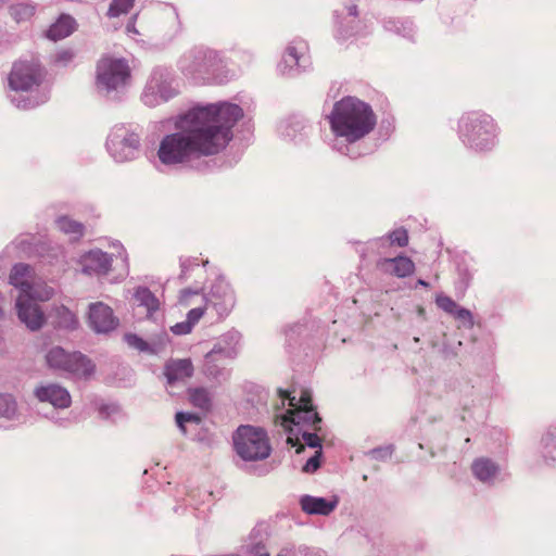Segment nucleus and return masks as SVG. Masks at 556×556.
Instances as JSON below:
<instances>
[{
    "mask_svg": "<svg viewBox=\"0 0 556 556\" xmlns=\"http://www.w3.org/2000/svg\"><path fill=\"white\" fill-rule=\"evenodd\" d=\"M242 116L239 105L227 102L188 110L175 119L176 132L162 139L157 151L160 161L176 165L218 154L232 139V128Z\"/></svg>",
    "mask_w": 556,
    "mask_h": 556,
    "instance_id": "nucleus-1",
    "label": "nucleus"
},
{
    "mask_svg": "<svg viewBox=\"0 0 556 556\" xmlns=\"http://www.w3.org/2000/svg\"><path fill=\"white\" fill-rule=\"evenodd\" d=\"M327 118L332 134L349 143L362 140L377 125V115L372 108L352 96L337 101Z\"/></svg>",
    "mask_w": 556,
    "mask_h": 556,
    "instance_id": "nucleus-2",
    "label": "nucleus"
},
{
    "mask_svg": "<svg viewBox=\"0 0 556 556\" xmlns=\"http://www.w3.org/2000/svg\"><path fill=\"white\" fill-rule=\"evenodd\" d=\"M10 283L20 289L15 304L18 318L31 331L35 330V296L30 266L15 265L10 274Z\"/></svg>",
    "mask_w": 556,
    "mask_h": 556,
    "instance_id": "nucleus-3",
    "label": "nucleus"
},
{
    "mask_svg": "<svg viewBox=\"0 0 556 556\" xmlns=\"http://www.w3.org/2000/svg\"><path fill=\"white\" fill-rule=\"evenodd\" d=\"M233 444L237 454L244 460H262L271 452L265 430L253 426H240L233 435Z\"/></svg>",
    "mask_w": 556,
    "mask_h": 556,
    "instance_id": "nucleus-4",
    "label": "nucleus"
},
{
    "mask_svg": "<svg viewBox=\"0 0 556 556\" xmlns=\"http://www.w3.org/2000/svg\"><path fill=\"white\" fill-rule=\"evenodd\" d=\"M494 124L489 115L477 113L462 117L459 132L465 142L479 150L490 148L494 142Z\"/></svg>",
    "mask_w": 556,
    "mask_h": 556,
    "instance_id": "nucleus-5",
    "label": "nucleus"
},
{
    "mask_svg": "<svg viewBox=\"0 0 556 556\" xmlns=\"http://www.w3.org/2000/svg\"><path fill=\"white\" fill-rule=\"evenodd\" d=\"M45 358L50 368L71 372L77 377L87 378L94 370V365L85 355L78 352L68 353L60 346L50 349Z\"/></svg>",
    "mask_w": 556,
    "mask_h": 556,
    "instance_id": "nucleus-6",
    "label": "nucleus"
},
{
    "mask_svg": "<svg viewBox=\"0 0 556 556\" xmlns=\"http://www.w3.org/2000/svg\"><path fill=\"white\" fill-rule=\"evenodd\" d=\"M279 395L282 400H289V405L292 409L287 412L285 421H290L295 426H300L302 422V415H311L313 424H320L321 418L315 410L312 403V394L308 390H302L299 400L295 396H291L290 392L279 390Z\"/></svg>",
    "mask_w": 556,
    "mask_h": 556,
    "instance_id": "nucleus-7",
    "label": "nucleus"
},
{
    "mask_svg": "<svg viewBox=\"0 0 556 556\" xmlns=\"http://www.w3.org/2000/svg\"><path fill=\"white\" fill-rule=\"evenodd\" d=\"M129 76V67L122 60L102 59L98 65V80L109 89L124 85Z\"/></svg>",
    "mask_w": 556,
    "mask_h": 556,
    "instance_id": "nucleus-8",
    "label": "nucleus"
},
{
    "mask_svg": "<svg viewBox=\"0 0 556 556\" xmlns=\"http://www.w3.org/2000/svg\"><path fill=\"white\" fill-rule=\"evenodd\" d=\"M218 62L219 58L215 51L198 50L184 58L181 68L190 75L203 74L212 71Z\"/></svg>",
    "mask_w": 556,
    "mask_h": 556,
    "instance_id": "nucleus-9",
    "label": "nucleus"
},
{
    "mask_svg": "<svg viewBox=\"0 0 556 556\" xmlns=\"http://www.w3.org/2000/svg\"><path fill=\"white\" fill-rule=\"evenodd\" d=\"M50 323L55 328L75 329L77 319L75 315L64 306H55L47 311L37 305V329Z\"/></svg>",
    "mask_w": 556,
    "mask_h": 556,
    "instance_id": "nucleus-10",
    "label": "nucleus"
},
{
    "mask_svg": "<svg viewBox=\"0 0 556 556\" xmlns=\"http://www.w3.org/2000/svg\"><path fill=\"white\" fill-rule=\"evenodd\" d=\"M89 324L97 332H109L116 327L117 319L110 306L98 302L90 305Z\"/></svg>",
    "mask_w": 556,
    "mask_h": 556,
    "instance_id": "nucleus-11",
    "label": "nucleus"
},
{
    "mask_svg": "<svg viewBox=\"0 0 556 556\" xmlns=\"http://www.w3.org/2000/svg\"><path fill=\"white\" fill-rule=\"evenodd\" d=\"M37 400L40 402H47L55 408H66L72 403L68 391L55 383L37 388Z\"/></svg>",
    "mask_w": 556,
    "mask_h": 556,
    "instance_id": "nucleus-12",
    "label": "nucleus"
},
{
    "mask_svg": "<svg viewBox=\"0 0 556 556\" xmlns=\"http://www.w3.org/2000/svg\"><path fill=\"white\" fill-rule=\"evenodd\" d=\"M377 268L384 274L405 278L415 271V263L407 256H396L393 258H381L377 262Z\"/></svg>",
    "mask_w": 556,
    "mask_h": 556,
    "instance_id": "nucleus-13",
    "label": "nucleus"
},
{
    "mask_svg": "<svg viewBox=\"0 0 556 556\" xmlns=\"http://www.w3.org/2000/svg\"><path fill=\"white\" fill-rule=\"evenodd\" d=\"M35 83L34 67L30 63L17 62L9 77L10 87L14 90H28Z\"/></svg>",
    "mask_w": 556,
    "mask_h": 556,
    "instance_id": "nucleus-14",
    "label": "nucleus"
},
{
    "mask_svg": "<svg viewBox=\"0 0 556 556\" xmlns=\"http://www.w3.org/2000/svg\"><path fill=\"white\" fill-rule=\"evenodd\" d=\"M83 267L87 274H108L112 267V257L101 250H92L84 255Z\"/></svg>",
    "mask_w": 556,
    "mask_h": 556,
    "instance_id": "nucleus-15",
    "label": "nucleus"
},
{
    "mask_svg": "<svg viewBox=\"0 0 556 556\" xmlns=\"http://www.w3.org/2000/svg\"><path fill=\"white\" fill-rule=\"evenodd\" d=\"M164 375L169 384L190 378L193 375V365L190 359H173L166 363Z\"/></svg>",
    "mask_w": 556,
    "mask_h": 556,
    "instance_id": "nucleus-16",
    "label": "nucleus"
},
{
    "mask_svg": "<svg viewBox=\"0 0 556 556\" xmlns=\"http://www.w3.org/2000/svg\"><path fill=\"white\" fill-rule=\"evenodd\" d=\"M76 28L75 20L66 14H62L54 24L47 30V37L52 40H60L70 36Z\"/></svg>",
    "mask_w": 556,
    "mask_h": 556,
    "instance_id": "nucleus-17",
    "label": "nucleus"
},
{
    "mask_svg": "<svg viewBox=\"0 0 556 556\" xmlns=\"http://www.w3.org/2000/svg\"><path fill=\"white\" fill-rule=\"evenodd\" d=\"M471 470H472L473 476L478 480H480L482 482H488L496 476V473L498 471V467L491 459L485 458V457H480V458H477L473 460V463L471 465Z\"/></svg>",
    "mask_w": 556,
    "mask_h": 556,
    "instance_id": "nucleus-18",
    "label": "nucleus"
},
{
    "mask_svg": "<svg viewBox=\"0 0 556 556\" xmlns=\"http://www.w3.org/2000/svg\"><path fill=\"white\" fill-rule=\"evenodd\" d=\"M301 507L307 514L329 515L334 509L336 504L323 497L306 495L301 500Z\"/></svg>",
    "mask_w": 556,
    "mask_h": 556,
    "instance_id": "nucleus-19",
    "label": "nucleus"
},
{
    "mask_svg": "<svg viewBox=\"0 0 556 556\" xmlns=\"http://www.w3.org/2000/svg\"><path fill=\"white\" fill-rule=\"evenodd\" d=\"M135 300L138 305L147 309L148 316H151L160 308V301L146 287L137 288L135 292Z\"/></svg>",
    "mask_w": 556,
    "mask_h": 556,
    "instance_id": "nucleus-20",
    "label": "nucleus"
},
{
    "mask_svg": "<svg viewBox=\"0 0 556 556\" xmlns=\"http://www.w3.org/2000/svg\"><path fill=\"white\" fill-rule=\"evenodd\" d=\"M59 229L68 236L71 240H79L85 232V226L67 216H62L56 220Z\"/></svg>",
    "mask_w": 556,
    "mask_h": 556,
    "instance_id": "nucleus-21",
    "label": "nucleus"
},
{
    "mask_svg": "<svg viewBox=\"0 0 556 556\" xmlns=\"http://www.w3.org/2000/svg\"><path fill=\"white\" fill-rule=\"evenodd\" d=\"M188 396L194 407L203 412H208L212 408V396L207 389L190 388L188 389Z\"/></svg>",
    "mask_w": 556,
    "mask_h": 556,
    "instance_id": "nucleus-22",
    "label": "nucleus"
},
{
    "mask_svg": "<svg viewBox=\"0 0 556 556\" xmlns=\"http://www.w3.org/2000/svg\"><path fill=\"white\" fill-rule=\"evenodd\" d=\"M135 0H113L110 4L108 15L110 17H117L122 14L128 13L134 7Z\"/></svg>",
    "mask_w": 556,
    "mask_h": 556,
    "instance_id": "nucleus-23",
    "label": "nucleus"
},
{
    "mask_svg": "<svg viewBox=\"0 0 556 556\" xmlns=\"http://www.w3.org/2000/svg\"><path fill=\"white\" fill-rule=\"evenodd\" d=\"M15 412L16 403L12 395L0 393V417L11 418Z\"/></svg>",
    "mask_w": 556,
    "mask_h": 556,
    "instance_id": "nucleus-24",
    "label": "nucleus"
},
{
    "mask_svg": "<svg viewBox=\"0 0 556 556\" xmlns=\"http://www.w3.org/2000/svg\"><path fill=\"white\" fill-rule=\"evenodd\" d=\"M435 304L439 308H441L442 311L452 316H454V314L459 307V305L452 298L442 293L437 294Z\"/></svg>",
    "mask_w": 556,
    "mask_h": 556,
    "instance_id": "nucleus-25",
    "label": "nucleus"
},
{
    "mask_svg": "<svg viewBox=\"0 0 556 556\" xmlns=\"http://www.w3.org/2000/svg\"><path fill=\"white\" fill-rule=\"evenodd\" d=\"M388 239H389V242L391 245H396L400 248H404V247L408 245V242H409L408 232L403 227L391 231L388 235Z\"/></svg>",
    "mask_w": 556,
    "mask_h": 556,
    "instance_id": "nucleus-26",
    "label": "nucleus"
},
{
    "mask_svg": "<svg viewBox=\"0 0 556 556\" xmlns=\"http://www.w3.org/2000/svg\"><path fill=\"white\" fill-rule=\"evenodd\" d=\"M453 317L459 321V327H465L467 329H471L473 327V316L467 308L459 306Z\"/></svg>",
    "mask_w": 556,
    "mask_h": 556,
    "instance_id": "nucleus-27",
    "label": "nucleus"
},
{
    "mask_svg": "<svg viewBox=\"0 0 556 556\" xmlns=\"http://www.w3.org/2000/svg\"><path fill=\"white\" fill-rule=\"evenodd\" d=\"M176 422L178 427L186 432L185 422H194L200 424L201 417L193 413H177L176 414Z\"/></svg>",
    "mask_w": 556,
    "mask_h": 556,
    "instance_id": "nucleus-28",
    "label": "nucleus"
},
{
    "mask_svg": "<svg viewBox=\"0 0 556 556\" xmlns=\"http://www.w3.org/2000/svg\"><path fill=\"white\" fill-rule=\"evenodd\" d=\"M299 60H300V56H299V53H298V48L295 46H289L286 49L285 62L288 65L293 66V65H298L299 64Z\"/></svg>",
    "mask_w": 556,
    "mask_h": 556,
    "instance_id": "nucleus-29",
    "label": "nucleus"
},
{
    "mask_svg": "<svg viewBox=\"0 0 556 556\" xmlns=\"http://www.w3.org/2000/svg\"><path fill=\"white\" fill-rule=\"evenodd\" d=\"M126 341L130 346H132L139 351L148 350V343L136 334H127Z\"/></svg>",
    "mask_w": 556,
    "mask_h": 556,
    "instance_id": "nucleus-30",
    "label": "nucleus"
},
{
    "mask_svg": "<svg viewBox=\"0 0 556 556\" xmlns=\"http://www.w3.org/2000/svg\"><path fill=\"white\" fill-rule=\"evenodd\" d=\"M53 295V289L46 283H37V301H48Z\"/></svg>",
    "mask_w": 556,
    "mask_h": 556,
    "instance_id": "nucleus-31",
    "label": "nucleus"
},
{
    "mask_svg": "<svg viewBox=\"0 0 556 556\" xmlns=\"http://www.w3.org/2000/svg\"><path fill=\"white\" fill-rule=\"evenodd\" d=\"M302 440L309 447H320L321 446V440L316 433L304 431L302 433Z\"/></svg>",
    "mask_w": 556,
    "mask_h": 556,
    "instance_id": "nucleus-32",
    "label": "nucleus"
},
{
    "mask_svg": "<svg viewBox=\"0 0 556 556\" xmlns=\"http://www.w3.org/2000/svg\"><path fill=\"white\" fill-rule=\"evenodd\" d=\"M320 451H317L316 454L306 462V464L303 467V471L313 472L317 470L320 466Z\"/></svg>",
    "mask_w": 556,
    "mask_h": 556,
    "instance_id": "nucleus-33",
    "label": "nucleus"
},
{
    "mask_svg": "<svg viewBox=\"0 0 556 556\" xmlns=\"http://www.w3.org/2000/svg\"><path fill=\"white\" fill-rule=\"evenodd\" d=\"M206 307H195L189 311L187 315V320L193 327L203 316Z\"/></svg>",
    "mask_w": 556,
    "mask_h": 556,
    "instance_id": "nucleus-34",
    "label": "nucleus"
},
{
    "mask_svg": "<svg viewBox=\"0 0 556 556\" xmlns=\"http://www.w3.org/2000/svg\"><path fill=\"white\" fill-rule=\"evenodd\" d=\"M192 328L193 327L190 325V323H188V320H186V321L177 323L176 325H174L172 327V331L175 334H187V333L191 332Z\"/></svg>",
    "mask_w": 556,
    "mask_h": 556,
    "instance_id": "nucleus-35",
    "label": "nucleus"
},
{
    "mask_svg": "<svg viewBox=\"0 0 556 556\" xmlns=\"http://www.w3.org/2000/svg\"><path fill=\"white\" fill-rule=\"evenodd\" d=\"M193 295H198V292H192L190 290L181 291V294H180V298H179L180 304L184 305V306H188L190 304L189 298H191Z\"/></svg>",
    "mask_w": 556,
    "mask_h": 556,
    "instance_id": "nucleus-36",
    "label": "nucleus"
},
{
    "mask_svg": "<svg viewBox=\"0 0 556 556\" xmlns=\"http://www.w3.org/2000/svg\"><path fill=\"white\" fill-rule=\"evenodd\" d=\"M154 88H155V86L153 84V80H151L149 86H148V89H147V91L144 92V96H143L146 103L149 104V105H153L154 104V101L151 99V97L154 93Z\"/></svg>",
    "mask_w": 556,
    "mask_h": 556,
    "instance_id": "nucleus-37",
    "label": "nucleus"
},
{
    "mask_svg": "<svg viewBox=\"0 0 556 556\" xmlns=\"http://www.w3.org/2000/svg\"><path fill=\"white\" fill-rule=\"evenodd\" d=\"M300 425H309L315 431L320 430V424H313L311 415H302V422Z\"/></svg>",
    "mask_w": 556,
    "mask_h": 556,
    "instance_id": "nucleus-38",
    "label": "nucleus"
},
{
    "mask_svg": "<svg viewBox=\"0 0 556 556\" xmlns=\"http://www.w3.org/2000/svg\"><path fill=\"white\" fill-rule=\"evenodd\" d=\"M73 58V53L71 51H63L58 54V61L59 62H68Z\"/></svg>",
    "mask_w": 556,
    "mask_h": 556,
    "instance_id": "nucleus-39",
    "label": "nucleus"
},
{
    "mask_svg": "<svg viewBox=\"0 0 556 556\" xmlns=\"http://www.w3.org/2000/svg\"><path fill=\"white\" fill-rule=\"evenodd\" d=\"M288 443H290L292 446L299 445L296 453H301L304 450V445L299 443V438H288Z\"/></svg>",
    "mask_w": 556,
    "mask_h": 556,
    "instance_id": "nucleus-40",
    "label": "nucleus"
},
{
    "mask_svg": "<svg viewBox=\"0 0 556 556\" xmlns=\"http://www.w3.org/2000/svg\"><path fill=\"white\" fill-rule=\"evenodd\" d=\"M545 447H547L549 445V443L553 441V434L552 433H546V435L542 439Z\"/></svg>",
    "mask_w": 556,
    "mask_h": 556,
    "instance_id": "nucleus-41",
    "label": "nucleus"
},
{
    "mask_svg": "<svg viewBox=\"0 0 556 556\" xmlns=\"http://www.w3.org/2000/svg\"><path fill=\"white\" fill-rule=\"evenodd\" d=\"M417 285L422 286V287H429V283L427 281L422 280V279H419L417 281Z\"/></svg>",
    "mask_w": 556,
    "mask_h": 556,
    "instance_id": "nucleus-42",
    "label": "nucleus"
},
{
    "mask_svg": "<svg viewBox=\"0 0 556 556\" xmlns=\"http://www.w3.org/2000/svg\"><path fill=\"white\" fill-rule=\"evenodd\" d=\"M418 312H419V314H421V315H422V314H425V309H424L422 307H419Z\"/></svg>",
    "mask_w": 556,
    "mask_h": 556,
    "instance_id": "nucleus-43",
    "label": "nucleus"
},
{
    "mask_svg": "<svg viewBox=\"0 0 556 556\" xmlns=\"http://www.w3.org/2000/svg\"><path fill=\"white\" fill-rule=\"evenodd\" d=\"M161 98H162V100H167L168 97L161 93Z\"/></svg>",
    "mask_w": 556,
    "mask_h": 556,
    "instance_id": "nucleus-44",
    "label": "nucleus"
}]
</instances>
